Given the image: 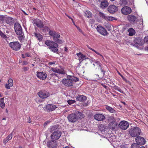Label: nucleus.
I'll use <instances>...</instances> for the list:
<instances>
[{"mask_svg": "<svg viewBox=\"0 0 148 148\" xmlns=\"http://www.w3.org/2000/svg\"><path fill=\"white\" fill-rule=\"evenodd\" d=\"M67 79H63L62 82L64 85L68 87L73 86V82H75L79 80L78 78L73 76L67 75Z\"/></svg>", "mask_w": 148, "mask_h": 148, "instance_id": "f257e3e1", "label": "nucleus"}, {"mask_svg": "<svg viewBox=\"0 0 148 148\" xmlns=\"http://www.w3.org/2000/svg\"><path fill=\"white\" fill-rule=\"evenodd\" d=\"M84 115L78 111L76 112L68 115L67 118L69 121L72 123L76 122L79 119L84 118Z\"/></svg>", "mask_w": 148, "mask_h": 148, "instance_id": "f03ea898", "label": "nucleus"}, {"mask_svg": "<svg viewBox=\"0 0 148 148\" xmlns=\"http://www.w3.org/2000/svg\"><path fill=\"white\" fill-rule=\"evenodd\" d=\"M141 132V130L137 127L130 129L129 130L130 134L132 137H134L138 136L140 135Z\"/></svg>", "mask_w": 148, "mask_h": 148, "instance_id": "7ed1b4c3", "label": "nucleus"}, {"mask_svg": "<svg viewBox=\"0 0 148 148\" xmlns=\"http://www.w3.org/2000/svg\"><path fill=\"white\" fill-rule=\"evenodd\" d=\"M9 45L12 49L15 51H18L19 50L21 47V45L18 42H11Z\"/></svg>", "mask_w": 148, "mask_h": 148, "instance_id": "20e7f679", "label": "nucleus"}, {"mask_svg": "<svg viewBox=\"0 0 148 148\" xmlns=\"http://www.w3.org/2000/svg\"><path fill=\"white\" fill-rule=\"evenodd\" d=\"M14 29L17 35L22 34L23 32L21 25L18 23H15L14 24Z\"/></svg>", "mask_w": 148, "mask_h": 148, "instance_id": "39448f33", "label": "nucleus"}, {"mask_svg": "<svg viewBox=\"0 0 148 148\" xmlns=\"http://www.w3.org/2000/svg\"><path fill=\"white\" fill-rule=\"evenodd\" d=\"M61 135V132L57 130L54 132L51 135V138L52 140H56L58 139Z\"/></svg>", "mask_w": 148, "mask_h": 148, "instance_id": "423d86ee", "label": "nucleus"}, {"mask_svg": "<svg viewBox=\"0 0 148 148\" xmlns=\"http://www.w3.org/2000/svg\"><path fill=\"white\" fill-rule=\"evenodd\" d=\"M135 140L137 144L140 145H144L146 141L143 137L140 136L136 137L135 138Z\"/></svg>", "mask_w": 148, "mask_h": 148, "instance_id": "0eeeda50", "label": "nucleus"}, {"mask_svg": "<svg viewBox=\"0 0 148 148\" xmlns=\"http://www.w3.org/2000/svg\"><path fill=\"white\" fill-rule=\"evenodd\" d=\"M97 32L103 36H106L108 34V32L106 29L101 26L98 25L97 27Z\"/></svg>", "mask_w": 148, "mask_h": 148, "instance_id": "6e6552de", "label": "nucleus"}, {"mask_svg": "<svg viewBox=\"0 0 148 148\" xmlns=\"http://www.w3.org/2000/svg\"><path fill=\"white\" fill-rule=\"evenodd\" d=\"M127 19L129 22L132 24H136L137 22V18L133 15L130 14L128 15Z\"/></svg>", "mask_w": 148, "mask_h": 148, "instance_id": "1a4fd4ad", "label": "nucleus"}, {"mask_svg": "<svg viewBox=\"0 0 148 148\" xmlns=\"http://www.w3.org/2000/svg\"><path fill=\"white\" fill-rule=\"evenodd\" d=\"M129 126V124L128 122L125 121L120 122L118 125L119 127L123 130H126Z\"/></svg>", "mask_w": 148, "mask_h": 148, "instance_id": "9d476101", "label": "nucleus"}, {"mask_svg": "<svg viewBox=\"0 0 148 148\" xmlns=\"http://www.w3.org/2000/svg\"><path fill=\"white\" fill-rule=\"evenodd\" d=\"M108 11L111 14H114L118 11V7L114 5H110L108 8Z\"/></svg>", "mask_w": 148, "mask_h": 148, "instance_id": "9b49d317", "label": "nucleus"}, {"mask_svg": "<svg viewBox=\"0 0 148 148\" xmlns=\"http://www.w3.org/2000/svg\"><path fill=\"white\" fill-rule=\"evenodd\" d=\"M121 12L124 15H127L132 12V10L131 8L128 6H125L121 10Z\"/></svg>", "mask_w": 148, "mask_h": 148, "instance_id": "f8f14e48", "label": "nucleus"}, {"mask_svg": "<svg viewBox=\"0 0 148 148\" xmlns=\"http://www.w3.org/2000/svg\"><path fill=\"white\" fill-rule=\"evenodd\" d=\"M49 33L50 36H53V39L55 42H56V39H57L60 37V34L56 33L55 31L50 30L49 31Z\"/></svg>", "mask_w": 148, "mask_h": 148, "instance_id": "ddd939ff", "label": "nucleus"}, {"mask_svg": "<svg viewBox=\"0 0 148 148\" xmlns=\"http://www.w3.org/2000/svg\"><path fill=\"white\" fill-rule=\"evenodd\" d=\"M38 95L41 98L44 99L48 97L50 95L49 93L45 91H40L38 93Z\"/></svg>", "mask_w": 148, "mask_h": 148, "instance_id": "4468645a", "label": "nucleus"}, {"mask_svg": "<svg viewBox=\"0 0 148 148\" xmlns=\"http://www.w3.org/2000/svg\"><path fill=\"white\" fill-rule=\"evenodd\" d=\"M58 143L55 140L49 141L47 143V145L48 147H52V148H56L57 146Z\"/></svg>", "mask_w": 148, "mask_h": 148, "instance_id": "2eb2a0df", "label": "nucleus"}, {"mask_svg": "<svg viewBox=\"0 0 148 148\" xmlns=\"http://www.w3.org/2000/svg\"><path fill=\"white\" fill-rule=\"evenodd\" d=\"M46 45L49 47H58V45L57 43L49 40H47L45 42Z\"/></svg>", "mask_w": 148, "mask_h": 148, "instance_id": "dca6fc26", "label": "nucleus"}, {"mask_svg": "<svg viewBox=\"0 0 148 148\" xmlns=\"http://www.w3.org/2000/svg\"><path fill=\"white\" fill-rule=\"evenodd\" d=\"M94 118L96 120L101 121L104 120L105 119V116L101 114H97L94 116Z\"/></svg>", "mask_w": 148, "mask_h": 148, "instance_id": "f3484780", "label": "nucleus"}, {"mask_svg": "<svg viewBox=\"0 0 148 148\" xmlns=\"http://www.w3.org/2000/svg\"><path fill=\"white\" fill-rule=\"evenodd\" d=\"M37 76L38 78L42 80L45 79L47 77V74L45 72H37Z\"/></svg>", "mask_w": 148, "mask_h": 148, "instance_id": "a211bd4d", "label": "nucleus"}, {"mask_svg": "<svg viewBox=\"0 0 148 148\" xmlns=\"http://www.w3.org/2000/svg\"><path fill=\"white\" fill-rule=\"evenodd\" d=\"M118 123L116 121L111 122L108 124V126L109 128L112 130H115L117 128Z\"/></svg>", "mask_w": 148, "mask_h": 148, "instance_id": "6ab92c4d", "label": "nucleus"}, {"mask_svg": "<svg viewBox=\"0 0 148 148\" xmlns=\"http://www.w3.org/2000/svg\"><path fill=\"white\" fill-rule=\"evenodd\" d=\"M57 107L54 105L49 104L47 105L46 110L48 111H52L54 110Z\"/></svg>", "mask_w": 148, "mask_h": 148, "instance_id": "aec40b11", "label": "nucleus"}, {"mask_svg": "<svg viewBox=\"0 0 148 148\" xmlns=\"http://www.w3.org/2000/svg\"><path fill=\"white\" fill-rule=\"evenodd\" d=\"M101 2L100 8L102 9H104L107 8L109 5V3L107 0L100 1Z\"/></svg>", "mask_w": 148, "mask_h": 148, "instance_id": "412c9836", "label": "nucleus"}, {"mask_svg": "<svg viewBox=\"0 0 148 148\" xmlns=\"http://www.w3.org/2000/svg\"><path fill=\"white\" fill-rule=\"evenodd\" d=\"M13 80L10 78L9 79L8 83L6 84L5 85V87L7 89H10L11 87L13 86Z\"/></svg>", "mask_w": 148, "mask_h": 148, "instance_id": "4be33fe9", "label": "nucleus"}, {"mask_svg": "<svg viewBox=\"0 0 148 148\" xmlns=\"http://www.w3.org/2000/svg\"><path fill=\"white\" fill-rule=\"evenodd\" d=\"M77 55L79 57V60L80 63H81L83 60L86 59V56L81 53L80 52L79 53H77Z\"/></svg>", "mask_w": 148, "mask_h": 148, "instance_id": "5701e85b", "label": "nucleus"}, {"mask_svg": "<svg viewBox=\"0 0 148 148\" xmlns=\"http://www.w3.org/2000/svg\"><path fill=\"white\" fill-rule=\"evenodd\" d=\"M34 24H35L37 27L41 28L44 27V24L42 21L39 20H37L34 22Z\"/></svg>", "mask_w": 148, "mask_h": 148, "instance_id": "b1692460", "label": "nucleus"}, {"mask_svg": "<svg viewBox=\"0 0 148 148\" xmlns=\"http://www.w3.org/2000/svg\"><path fill=\"white\" fill-rule=\"evenodd\" d=\"M77 101H85L86 99V97L84 95H78L76 97Z\"/></svg>", "mask_w": 148, "mask_h": 148, "instance_id": "393cba45", "label": "nucleus"}, {"mask_svg": "<svg viewBox=\"0 0 148 148\" xmlns=\"http://www.w3.org/2000/svg\"><path fill=\"white\" fill-rule=\"evenodd\" d=\"M52 70L54 73H56L60 74H64L65 71L63 69H60L56 68H53Z\"/></svg>", "mask_w": 148, "mask_h": 148, "instance_id": "a878e982", "label": "nucleus"}, {"mask_svg": "<svg viewBox=\"0 0 148 148\" xmlns=\"http://www.w3.org/2000/svg\"><path fill=\"white\" fill-rule=\"evenodd\" d=\"M92 62H93V65L94 67L96 69H99V67L101 66L102 64L99 61H97L95 60H94L93 61H92Z\"/></svg>", "mask_w": 148, "mask_h": 148, "instance_id": "bb28decb", "label": "nucleus"}, {"mask_svg": "<svg viewBox=\"0 0 148 148\" xmlns=\"http://www.w3.org/2000/svg\"><path fill=\"white\" fill-rule=\"evenodd\" d=\"M34 36H35L38 40L39 41H41L42 40V36L39 33L34 32L33 33Z\"/></svg>", "mask_w": 148, "mask_h": 148, "instance_id": "cd10ccee", "label": "nucleus"}, {"mask_svg": "<svg viewBox=\"0 0 148 148\" xmlns=\"http://www.w3.org/2000/svg\"><path fill=\"white\" fill-rule=\"evenodd\" d=\"M128 32H129V35L130 36H133L135 33V30L132 28H130L128 29Z\"/></svg>", "mask_w": 148, "mask_h": 148, "instance_id": "c85d7f7f", "label": "nucleus"}, {"mask_svg": "<svg viewBox=\"0 0 148 148\" xmlns=\"http://www.w3.org/2000/svg\"><path fill=\"white\" fill-rule=\"evenodd\" d=\"M58 47H49V48L50 50L53 52L55 53H58V49L57 48Z\"/></svg>", "mask_w": 148, "mask_h": 148, "instance_id": "c756f323", "label": "nucleus"}, {"mask_svg": "<svg viewBox=\"0 0 148 148\" xmlns=\"http://www.w3.org/2000/svg\"><path fill=\"white\" fill-rule=\"evenodd\" d=\"M13 18L10 17H7L6 20V23L9 24H11L13 23Z\"/></svg>", "mask_w": 148, "mask_h": 148, "instance_id": "7c9ffc66", "label": "nucleus"}, {"mask_svg": "<svg viewBox=\"0 0 148 148\" xmlns=\"http://www.w3.org/2000/svg\"><path fill=\"white\" fill-rule=\"evenodd\" d=\"M107 121L108 122H113L116 121V118L112 116H109L107 118Z\"/></svg>", "mask_w": 148, "mask_h": 148, "instance_id": "2f4dec72", "label": "nucleus"}, {"mask_svg": "<svg viewBox=\"0 0 148 148\" xmlns=\"http://www.w3.org/2000/svg\"><path fill=\"white\" fill-rule=\"evenodd\" d=\"M85 16L88 18H90L92 17V14L89 11H86L85 13Z\"/></svg>", "mask_w": 148, "mask_h": 148, "instance_id": "473e14b6", "label": "nucleus"}, {"mask_svg": "<svg viewBox=\"0 0 148 148\" xmlns=\"http://www.w3.org/2000/svg\"><path fill=\"white\" fill-rule=\"evenodd\" d=\"M106 108L110 112L114 113L115 112V110L113 108L108 106H106Z\"/></svg>", "mask_w": 148, "mask_h": 148, "instance_id": "72a5a7b5", "label": "nucleus"}, {"mask_svg": "<svg viewBox=\"0 0 148 148\" xmlns=\"http://www.w3.org/2000/svg\"><path fill=\"white\" fill-rule=\"evenodd\" d=\"M134 42L135 44L139 45H141L143 44V42H141V40L139 39H135L134 40Z\"/></svg>", "mask_w": 148, "mask_h": 148, "instance_id": "f704fd0d", "label": "nucleus"}, {"mask_svg": "<svg viewBox=\"0 0 148 148\" xmlns=\"http://www.w3.org/2000/svg\"><path fill=\"white\" fill-rule=\"evenodd\" d=\"M0 35L2 38L5 40H7L8 38L1 30H0Z\"/></svg>", "mask_w": 148, "mask_h": 148, "instance_id": "c9c22d12", "label": "nucleus"}, {"mask_svg": "<svg viewBox=\"0 0 148 148\" xmlns=\"http://www.w3.org/2000/svg\"><path fill=\"white\" fill-rule=\"evenodd\" d=\"M99 15L100 16L106 20L107 19V16L105 14L101 12H100L99 13Z\"/></svg>", "mask_w": 148, "mask_h": 148, "instance_id": "e433bc0d", "label": "nucleus"}, {"mask_svg": "<svg viewBox=\"0 0 148 148\" xmlns=\"http://www.w3.org/2000/svg\"><path fill=\"white\" fill-rule=\"evenodd\" d=\"M18 35L19 36L18 37V38L20 41H22L24 40L25 37L24 36L23 32V34H22Z\"/></svg>", "mask_w": 148, "mask_h": 148, "instance_id": "4c0bfd02", "label": "nucleus"}, {"mask_svg": "<svg viewBox=\"0 0 148 148\" xmlns=\"http://www.w3.org/2000/svg\"><path fill=\"white\" fill-rule=\"evenodd\" d=\"M114 88L115 90L119 91L120 92L123 93V90L120 89V88L118 87V86H115L114 87Z\"/></svg>", "mask_w": 148, "mask_h": 148, "instance_id": "58836bf2", "label": "nucleus"}, {"mask_svg": "<svg viewBox=\"0 0 148 148\" xmlns=\"http://www.w3.org/2000/svg\"><path fill=\"white\" fill-rule=\"evenodd\" d=\"M131 148H140V146L136 143L132 144Z\"/></svg>", "mask_w": 148, "mask_h": 148, "instance_id": "ea45409f", "label": "nucleus"}, {"mask_svg": "<svg viewBox=\"0 0 148 148\" xmlns=\"http://www.w3.org/2000/svg\"><path fill=\"white\" fill-rule=\"evenodd\" d=\"M57 126L56 125H55L52 127H50V129L51 130V131L50 132H52V131H54L56 129H57Z\"/></svg>", "mask_w": 148, "mask_h": 148, "instance_id": "a19ab883", "label": "nucleus"}, {"mask_svg": "<svg viewBox=\"0 0 148 148\" xmlns=\"http://www.w3.org/2000/svg\"><path fill=\"white\" fill-rule=\"evenodd\" d=\"M140 25L139 26V28L140 29H142L143 27V20H141L140 22L139 23Z\"/></svg>", "mask_w": 148, "mask_h": 148, "instance_id": "79ce46f5", "label": "nucleus"}, {"mask_svg": "<svg viewBox=\"0 0 148 148\" xmlns=\"http://www.w3.org/2000/svg\"><path fill=\"white\" fill-rule=\"evenodd\" d=\"M67 102L70 105L75 103V101L73 100H69Z\"/></svg>", "mask_w": 148, "mask_h": 148, "instance_id": "37998d69", "label": "nucleus"}, {"mask_svg": "<svg viewBox=\"0 0 148 148\" xmlns=\"http://www.w3.org/2000/svg\"><path fill=\"white\" fill-rule=\"evenodd\" d=\"M12 137V133L10 134L7 137V138L8 139V140H11Z\"/></svg>", "mask_w": 148, "mask_h": 148, "instance_id": "c03bdc74", "label": "nucleus"}, {"mask_svg": "<svg viewBox=\"0 0 148 148\" xmlns=\"http://www.w3.org/2000/svg\"><path fill=\"white\" fill-rule=\"evenodd\" d=\"M99 69L101 71V72L103 73V76L105 72V71L103 70V69L102 68L101 66H100V67H99Z\"/></svg>", "mask_w": 148, "mask_h": 148, "instance_id": "a18cd8bd", "label": "nucleus"}, {"mask_svg": "<svg viewBox=\"0 0 148 148\" xmlns=\"http://www.w3.org/2000/svg\"><path fill=\"white\" fill-rule=\"evenodd\" d=\"M127 3L126 0H122L121 4L123 5H126Z\"/></svg>", "mask_w": 148, "mask_h": 148, "instance_id": "49530a36", "label": "nucleus"}, {"mask_svg": "<svg viewBox=\"0 0 148 148\" xmlns=\"http://www.w3.org/2000/svg\"><path fill=\"white\" fill-rule=\"evenodd\" d=\"M114 17L112 16H109L108 18L107 17V19L109 21H112L114 20Z\"/></svg>", "mask_w": 148, "mask_h": 148, "instance_id": "de8ad7c7", "label": "nucleus"}, {"mask_svg": "<svg viewBox=\"0 0 148 148\" xmlns=\"http://www.w3.org/2000/svg\"><path fill=\"white\" fill-rule=\"evenodd\" d=\"M9 140H8V139L6 138H5V139H4L3 140V143L5 144L8 142V141H9Z\"/></svg>", "mask_w": 148, "mask_h": 148, "instance_id": "09e8293b", "label": "nucleus"}, {"mask_svg": "<svg viewBox=\"0 0 148 148\" xmlns=\"http://www.w3.org/2000/svg\"><path fill=\"white\" fill-rule=\"evenodd\" d=\"M144 41L145 42L148 43V36L144 38Z\"/></svg>", "mask_w": 148, "mask_h": 148, "instance_id": "8fccbe9b", "label": "nucleus"}, {"mask_svg": "<svg viewBox=\"0 0 148 148\" xmlns=\"http://www.w3.org/2000/svg\"><path fill=\"white\" fill-rule=\"evenodd\" d=\"M48 78L49 79H50L53 78H54L53 77V76L52 75V73H51V74H50L48 76Z\"/></svg>", "mask_w": 148, "mask_h": 148, "instance_id": "3c124183", "label": "nucleus"}, {"mask_svg": "<svg viewBox=\"0 0 148 148\" xmlns=\"http://www.w3.org/2000/svg\"><path fill=\"white\" fill-rule=\"evenodd\" d=\"M56 41L58 43L62 44L63 42L62 40L59 39H57V40H56Z\"/></svg>", "mask_w": 148, "mask_h": 148, "instance_id": "603ef678", "label": "nucleus"}, {"mask_svg": "<svg viewBox=\"0 0 148 148\" xmlns=\"http://www.w3.org/2000/svg\"><path fill=\"white\" fill-rule=\"evenodd\" d=\"M5 104L4 103H0V106L1 108H3L5 106Z\"/></svg>", "mask_w": 148, "mask_h": 148, "instance_id": "864d4df0", "label": "nucleus"}, {"mask_svg": "<svg viewBox=\"0 0 148 148\" xmlns=\"http://www.w3.org/2000/svg\"><path fill=\"white\" fill-rule=\"evenodd\" d=\"M52 76H53V77H54V78L55 77H58V75L56 74L55 73H52Z\"/></svg>", "mask_w": 148, "mask_h": 148, "instance_id": "5fc2aeb1", "label": "nucleus"}, {"mask_svg": "<svg viewBox=\"0 0 148 148\" xmlns=\"http://www.w3.org/2000/svg\"><path fill=\"white\" fill-rule=\"evenodd\" d=\"M49 121H47L44 124V127H46V126H47V124L49 123Z\"/></svg>", "mask_w": 148, "mask_h": 148, "instance_id": "6e6d98bb", "label": "nucleus"}, {"mask_svg": "<svg viewBox=\"0 0 148 148\" xmlns=\"http://www.w3.org/2000/svg\"><path fill=\"white\" fill-rule=\"evenodd\" d=\"M29 69V68L28 67H25L23 68V69L25 71H27Z\"/></svg>", "mask_w": 148, "mask_h": 148, "instance_id": "4d7b16f0", "label": "nucleus"}, {"mask_svg": "<svg viewBox=\"0 0 148 148\" xmlns=\"http://www.w3.org/2000/svg\"><path fill=\"white\" fill-rule=\"evenodd\" d=\"M4 98H2L0 99V102L1 103H4L3 101Z\"/></svg>", "mask_w": 148, "mask_h": 148, "instance_id": "13d9d810", "label": "nucleus"}, {"mask_svg": "<svg viewBox=\"0 0 148 148\" xmlns=\"http://www.w3.org/2000/svg\"><path fill=\"white\" fill-rule=\"evenodd\" d=\"M28 62L27 61H24L23 62V64L24 65H27L28 64Z\"/></svg>", "mask_w": 148, "mask_h": 148, "instance_id": "bf43d9fd", "label": "nucleus"}, {"mask_svg": "<svg viewBox=\"0 0 148 148\" xmlns=\"http://www.w3.org/2000/svg\"><path fill=\"white\" fill-rule=\"evenodd\" d=\"M96 53L97 55L101 56L103 58V56L101 55L100 54L99 52H96Z\"/></svg>", "mask_w": 148, "mask_h": 148, "instance_id": "052dcab7", "label": "nucleus"}, {"mask_svg": "<svg viewBox=\"0 0 148 148\" xmlns=\"http://www.w3.org/2000/svg\"><path fill=\"white\" fill-rule=\"evenodd\" d=\"M99 127H103V128L101 130V131H102L103 130H104V127L103 125L101 124L100 125Z\"/></svg>", "mask_w": 148, "mask_h": 148, "instance_id": "680f3d73", "label": "nucleus"}, {"mask_svg": "<svg viewBox=\"0 0 148 148\" xmlns=\"http://www.w3.org/2000/svg\"><path fill=\"white\" fill-rule=\"evenodd\" d=\"M122 78L124 81H125L126 82H127V79L123 77L122 76Z\"/></svg>", "mask_w": 148, "mask_h": 148, "instance_id": "e2e57ef3", "label": "nucleus"}, {"mask_svg": "<svg viewBox=\"0 0 148 148\" xmlns=\"http://www.w3.org/2000/svg\"><path fill=\"white\" fill-rule=\"evenodd\" d=\"M28 122L29 123H30L31 122V120L30 117H29V120L28 121Z\"/></svg>", "mask_w": 148, "mask_h": 148, "instance_id": "0e129e2a", "label": "nucleus"}, {"mask_svg": "<svg viewBox=\"0 0 148 148\" xmlns=\"http://www.w3.org/2000/svg\"><path fill=\"white\" fill-rule=\"evenodd\" d=\"M67 16L69 18H70L71 20L73 22H74L73 21V20L72 18H71L70 16Z\"/></svg>", "mask_w": 148, "mask_h": 148, "instance_id": "69168bd1", "label": "nucleus"}, {"mask_svg": "<svg viewBox=\"0 0 148 148\" xmlns=\"http://www.w3.org/2000/svg\"><path fill=\"white\" fill-rule=\"evenodd\" d=\"M87 47H88L89 49H90H90H91V48L90 47H89V45H87Z\"/></svg>", "mask_w": 148, "mask_h": 148, "instance_id": "338daca9", "label": "nucleus"}, {"mask_svg": "<svg viewBox=\"0 0 148 148\" xmlns=\"http://www.w3.org/2000/svg\"><path fill=\"white\" fill-rule=\"evenodd\" d=\"M78 29L79 31L80 32H82V30H81V29H80L79 28H78Z\"/></svg>", "mask_w": 148, "mask_h": 148, "instance_id": "774afa93", "label": "nucleus"}]
</instances>
